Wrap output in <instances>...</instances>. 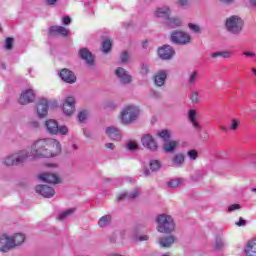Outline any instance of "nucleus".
<instances>
[{"label":"nucleus","instance_id":"37","mask_svg":"<svg viewBox=\"0 0 256 256\" xmlns=\"http://www.w3.org/2000/svg\"><path fill=\"white\" fill-rule=\"evenodd\" d=\"M150 169L151 171H159V169H161V162H159L158 160H152L150 163Z\"/></svg>","mask_w":256,"mask_h":256},{"label":"nucleus","instance_id":"58","mask_svg":"<svg viewBox=\"0 0 256 256\" xmlns=\"http://www.w3.org/2000/svg\"><path fill=\"white\" fill-rule=\"evenodd\" d=\"M222 3H233V0H220Z\"/></svg>","mask_w":256,"mask_h":256},{"label":"nucleus","instance_id":"47","mask_svg":"<svg viewBox=\"0 0 256 256\" xmlns=\"http://www.w3.org/2000/svg\"><path fill=\"white\" fill-rule=\"evenodd\" d=\"M140 73L141 75H147V73H149V66L147 64H144L141 67Z\"/></svg>","mask_w":256,"mask_h":256},{"label":"nucleus","instance_id":"55","mask_svg":"<svg viewBox=\"0 0 256 256\" xmlns=\"http://www.w3.org/2000/svg\"><path fill=\"white\" fill-rule=\"evenodd\" d=\"M188 2L189 0H178L179 5H181L182 7H185V5H187Z\"/></svg>","mask_w":256,"mask_h":256},{"label":"nucleus","instance_id":"1","mask_svg":"<svg viewBox=\"0 0 256 256\" xmlns=\"http://www.w3.org/2000/svg\"><path fill=\"white\" fill-rule=\"evenodd\" d=\"M28 159L41 157H57L61 153V144L55 139H38L26 150Z\"/></svg>","mask_w":256,"mask_h":256},{"label":"nucleus","instance_id":"54","mask_svg":"<svg viewBox=\"0 0 256 256\" xmlns=\"http://www.w3.org/2000/svg\"><path fill=\"white\" fill-rule=\"evenodd\" d=\"M243 54H244L246 57H255V53H254V52L245 51Z\"/></svg>","mask_w":256,"mask_h":256},{"label":"nucleus","instance_id":"19","mask_svg":"<svg viewBox=\"0 0 256 256\" xmlns=\"http://www.w3.org/2000/svg\"><path fill=\"white\" fill-rule=\"evenodd\" d=\"M106 135L109 139H112V141H121V132L114 126L106 128Z\"/></svg>","mask_w":256,"mask_h":256},{"label":"nucleus","instance_id":"10","mask_svg":"<svg viewBox=\"0 0 256 256\" xmlns=\"http://www.w3.org/2000/svg\"><path fill=\"white\" fill-rule=\"evenodd\" d=\"M35 101V92L33 90L28 89L22 92L19 98L20 105H29V103H33Z\"/></svg>","mask_w":256,"mask_h":256},{"label":"nucleus","instance_id":"14","mask_svg":"<svg viewBox=\"0 0 256 256\" xmlns=\"http://www.w3.org/2000/svg\"><path fill=\"white\" fill-rule=\"evenodd\" d=\"M158 55L160 59H164V60L171 59V57L175 55V50H173V47L169 45H164L163 47L158 49Z\"/></svg>","mask_w":256,"mask_h":256},{"label":"nucleus","instance_id":"49","mask_svg":"<svg viewBox=\"0 0 256 256\" xmlns=\"http://www.w3.org/2000/svg\"><path fill=\"white\" fill-rule=\"evenodd\" d=\"M237 127H239V120H233L230 129H232V131H235L237 130Z\"/></svg>","mask_w":256,"mask_h":256},{"label":"nucleus","instance_id":"16","mask_svg":"<svg viewBox=\"0 0 256 256\" xmlns=\"http://www.w3.org/2000/svg\"><path fill=\"white\" fill-rule=\"evenodd\" d=\"M115 75L119 77L121 83H123L124 85H127L132 81L131 75H129L127 73V70H125L124 68H117L115 71Z\"/></svg>","mask_w":256,"mask_h":256},{"label":"nucleus","instance_id":"38","mask_svg":"<svg viewBox=\"0 0 256 256\" xmlns=\"http://www.w3.org/2000/svg\"><path fill=\"white\" fill-rule=\"evenodd\" d=\"M85 119H87V110H83L78 114V120L80 123H84Z\"/></svg>","mask_w":256,"mask_h":256},{"label":"nucleus","instance_id":"25","mask_svg":"<svg viewBox=\"0 0 256 256\" xmlns=\"http://www.w3.org/2000/svg\"><path fill=\"white\" fill-rule=\"evenodd\" d=\"M177 147H179V141L171 140L163 145V151L165 153H173Z\"/></svg>","mask_w":256,"mask_h":256},{"label":"nucleus","instance_id":"33","mask_svg":"<svg viewBox=\"0 0 256 256\" xmlns=\"http://www.w3.org/2000/svg\"><path fill=\"white\" fill-rule=\"evenodd\" d=\"M233 55L230 51H222V52H215L211 54L212 59H217V57H223L224 59H229Z\"/></svg>","mask_w":256,"mask_h":256},{"label":"nucleus","instance_id":"36","mask_svg":"<svg viewBox=\"0 0 256 256\" xmlns=\"http://www.w3.org/2000/svg\"><path fill=\"white\" fill-rule=\"evenodd\" d=\"M74 211H75V208H72L60 213L57 218L58 221H64V219H67V217H70V215H73Z\"/></svg>","mask_w":256,"mask_h":256},{"label":"nucleus","instance_id":"61","mask_svg":"<svg viewBox=\"0 0 256 256\" xmlns=\"http://www.w3.org/2000/svg\"><path fill=\"white\" fill-rule=\"evenodd\" d=\"M251 3L256 6V0H251Z\"/></svg>","mask_w":256,"mask_h":256},{"label":"nucleus","instance_id":"34","mask_svg":"<svg viewBox=\"0 0 256 256\" xmlns=\"http://www.w3.org/2000/svg\"><path fill=\"white\" fill-rule=\"evenodd\" d=\"M183 185V180L182 179H173L168 182V187L171 189H177L178 187H181Z\"/></svg>","mask_w":256,"mask_h":256},{"label":"nucleus","instance_id":"8","mask_svg":"<svg viewBox=\"0 0 256 256\" xmlns=\"http://www.w3.org/2000/svg\"><path fill=\"white\" fill-rule=\"evenodd\" d=\"M170 39L176 45H188V43H191V36L181 30L171 32Z\"/></svg>","mask_w":256,"mask_h":256},{"label":"nucleus","instance_id":"29","mask_svg":"<svg viewBox=\"0 0 256 256\" xmlns=\"http://www.w3.org/2000/svg\"><path fill=\"white\" fill-rule=\"evenodd\" d=\"M166 25L169 29H175L181 25V20L179 18H171V16L166 20Z\"/></svg>","mask_w":256,"mask_h":256},{"label":"nucleus","instance_id":"3","mask_svg":"<svg viewBox=\"0 0 256 256\" xmlns=\"http://www.w3.org/2000/svg\"><path fill=\"white\" fill-rule=\"evenodd\" d=\"M139 117V109L135 106H125L120 114V119L123 125H129L134 121H137Z\"/></svg>","mask_w":256,"mask_h":256},{"label":"nucleus","instance_id":"28","mask_svg":"<svg viewBox=\"0 0 256 256\" xmlns=\"http://www.w3.org/2000/svg\"><path fill=\"white\" fill-rule=\"evenodd\" d=\"M11 239H12L13 247H17L18 245H21V243L25 242V235L21 233H17Z\"/></svg>","mask_w":256,"mask_h":256},{"label":"nucleus","instance_id":"62","mask_svg":"<svg viewBox=\"0 0 256 256\" xmlns=\"http://www.w3.org/2000/svg\"><path fill=\"white\" fill-rule=\"evenodd\" d=\"M142 45H143L144 48L147 47V41L143 42Z\"/></svg>","mask_w":256,"mask_h":256},{"label":"nucleus","instance_id":"50","mask_svg":"<svg viewBox=\"0 0 256 256\" xmlns=\"http://www.w3.org/2000/svg\"><path fill=\"white\" fill-rule=\"evenodd\" d=\"M246 224H247V221H246L245 219H243V218H239V221L236 222V225H237L238 227H243V226H245Z\"/></svg>","mask_w":256,"mask_h":256},{"label":"nucleus","instance_id":"39","mask_svg":"<svg viewBox=\"0 0 256 256\" xmlns=\"http://www.w3.org/2000/svg\"><path fill=\"white\" fill-rule=\"evenodd\" d=\"M5 49H7L8 51H11V49H13V38H7L5 40Z\"/></svg>","mask_w":256,"mask_h":256},{"label":"nucleus","instance_id":"43","mask_svg":"<svg viewBox=\"0 0 256 256\" xmlns=\"http://www.w3.org/2000/svg\"><path fill=\"white\" fill-rule=\"evenodd\" d=\"M127 148L130 150V151H136V149H139V145H137L136 142H129L127 144Z\"/></svg>","mask_w":256,"mask_h":256},{"label":"nucleus","instance_id":"48","mask_svg":"<svg viewBox=\"0 0 256 256\" xmlns=\"http://www.w3.org/2000/svg\"><path fill=\"white\" fill-rule=\"evenodd\" d=\"M237 209H241V205L239 204H232L228 207V211H237Z\"/></svg>","mask_w":256,"mask_h":256},{"label":"nucleus","instance_id":"59","mask_svg":"<svg viewBox=\"0 0 256 256\" xmlns=\"http://www.w3.org/2000/svg\"><path fill=\"white\" fill-rule=\"evenodd\" d=\"M47 167H57V164H47Z\"/></svg>","mask_w":256,"mask_h":256},{"label":"nucleus","instance_id":"45","mask_svg":"<svg viewBox=\"0 0 256 256\" xmlns=\"http://www.w3.org/2000/svg\"><path fill=\"white\" fill-rule=\"evenodd\" d=\"M222 248H223V241H221V239H217L214 245V249H216V251H219Z\"/></svg>","mask_w":256,"mask_h":256},{"label":"nucleus","instance_id":"27","mask_svg":"<svg viewBox=\"0 0 256 256\" xmlns=\"http://www.w3.org/2000/svg\"><path fill=\"white\" fill-rule=\"evenodd\" d=\"M172 163L176 167H181V165H183V163H185V155H183V153H178V154L174 155L172 158Z\"/></svg>","mask_w":256,"mask_h":256},{"label":"nucleus","instance_id":"20","mask_svg":"<svg viewBox=\"0 0 256 256\" xmlns=\"http://www.w3.org/2000/svg\"><path fill=\"white\" fill-rule=\"evenodd\" d=\"M49 35H62V37H67L69 30L63 26H51L49 28Z\"/></svg>","mask_w":256,"mask_h":256},{"label":"nucleus","instance_id":"57","mask_svg":"<svg viewBox=\"0 0 256 256\" xmlns=\"http://www.w3.org/2000/svg\"><path fill=\"white\" fill-rule=\"evenodd\" d=\"M148 239H149V236L144 235V236L139 238V241H147Z\"/></svg>","mask_w":256,"mask_h":256},{"label":"nucleus","instance_id":"4","mask_svg":"<svg viewBox=\"0 0 256 256\" xmlns=\"http://www.w3.org/2000/svg\"><path fill=\"white\" fill-rule=\"evenodd\" d=\"M243 19H241L239 16H230L227 18L225 26L229 33H232L233 35H239L241 31H243Z\"/></svg>","mask_w":256,"mask_h":256},{"label":"nucleus","instance_id":"21","mask_svg":"<svg viewBox=\"0 0 256 256\" xmlns=\"http://www.w3.org/2000/svg\"><path fill=\"white\" fill-rule=\"evenodd\" d=\"M166 79H167V72L165 70H160L154 76V83L155 85H157V87H163V85H165Z\"/></svg>","mask_w":256,"mask_h":256},{"label":"nucleus","instance_id":"9","mask_svg":"<svg viewBox=\"0 0 256 256\" xmlns=\"http://www.w3.org/2000/svg\"><path fill=\"white\" fill-rule=\"evenodd\" d=\"M78 55L80 59L85 61L89 65V67H94L95 66V56L89 49L87 48H82L79 50Z\"/></svg>","mask_w":256,"mask_h":256},{"label":"nucleus","instance_id":"60","mask_svg":"<svg viewBox=\"0 0 256 256\" xmlns=\"http://www.w3.org/2000/svg\"><path fill=\"white\" fill-rule=\"evenodd\" d=\"M221 130H222V131H227V127L222 126V127H221Z\"/></svg>","mask_w":256,"mask_h":256},{"label":"nucleus","instance_id":"31","mask_svg":"<svg viewBox=\"0 0 256 256\" xmlns=\"http://www.w3.org/2000/svg\"><path fill=\"white\" fill-rule=\"evenodd\" d=\"M135 197H139V191L134 190L129 196L127 193H123L117 196L118 201H123V199H135Z\"/></svg>","mask_w":256,"mask_h":256},{"label":"nucleus","instance_id":"32","mask_svg":"<svg viewBox=\"0 0 256 256\" xmlns=\"http://www.w3.org/2000/svg\"><path fill=\"white\" fill-rule=\"evenodd\" d=\"M112 47H113V42H111V39L106 38L102 42V51H103V53H110Z\"/></svg>","mask_w":256,"mask_h":256},{"label":"nucleus","instance_id":"12","mask_svg":"<svg viewBox=\"0 0 256 256\" xmlns=\"http://www.w3.org/2000/svg\"><path fill=\"white\" fill-rule=\"evenodd\" d=\"M36 193H39L42 197L49 199L55 196V189L47 185H38L36 186Z\"/></svg>","mask_w":256,"mask_h":256},{"label":"nucleus","instance_id":"2","mask_svg":"<svg viewBox=\"0 0 256 256\" xmlns=\"http://www.w3.org/2000/svg\"><path fill=\"white\" fill-rule=\"evenodd\" d=\"M157 229L159 233H173L175 231V222L170 215L160 214L157 217Z\"/></svg>","mask_w":256,"mask_h":256},{"label":"nucleus","instance_id":"24","mask_svg":"<svg viewBox=\"0 0 256 256\" xmlns=\"http://www.w3.org/2000/svg\"><path fill=\"white\" fill-rule=\"evenodd\" d=\"M173 243H175V237L173 236L162 237L159 239V245L162 249L171 247Z\"/></svg>","mask_w":256,"mask_h":256},{"label":"nucleus","instance_id":"52","mask_svg":"<svg viewBox=\"0 0 256 256\" xmlns=\"http://www.w3.org/2000/svg\"><path fill=\"white\" fill-rule=\"evenodd\" d=\"M105 147H106V149L113 150V149H115V144H113V143H106Z\"/></svg>","mask_w":256,"mask_h":256},{"label":"nucleus","instance_id":"18","mask_svg":"<svg viewBox=\"0 0 256 256\" xmlns=\"http://www.w3.org/2000/svg\"><path fill=\"white\" fill-rule=\"evenodd\" d=\"M63 111L65 115H73L75 112V98L73 97H68L66 101L63 104Z\"/></svg>","mask_w":256,"mask_h":256},{"label":"nucleus","instance_id":"53","mask_svg":"<svg viewBox=\"0 0 256 256\" xmlns=\"http://www.w3.org/2000/svg\"><path fill=\"white\" fill-rule=\"evenodd\" d=\"M46 5H55L57 3V0H45Z\"/></svg>","mask_w":256,"mask_h":256},{"label":"nucleus","instance_id":"41","mask_svg":"<svg viewBox=\"0 0 256 256\" xmlns=\"http://www.w3.org/2000/svg\"><path fill=\"white\" fill-rule=\"evenodd\" d=\"M188 27L191 29V31H194V33H201V28L196 24L189 23Z\"/></svg>","mask_w":256,"mask_h":256},{"label":"nucleus","instance_id":"56","mask_svg":"<svg viewBox=\"0 0 256 256\" xmlns=\"http://www.w3.org/2000/svg\"><path fill=\"white\" fill-rule=\"evenodd\" d=\"M32 127H34L35 129L39 128V122L34 121L31 123Z\"/></svg>","mask_w":256,"mask_h":256},{"label":"nucleus","instance_id":"44","mask_svg":"<svg viewBox=\"0 0 256 256\" xmlns=\"http://www.w3.org/2000/svg\"><path fill=\"white\" fill-rule=\"evenodd\" d=\"M188 157L190 158V159H197V157H199V153H197V151L196 150H190V151H188Z\"/></svg>","mask_w":256,"mask_h":256},{"label":"nucleus","instance_id":"26","mask_svg":"<svg viewBox=\"0 0 256 256\" xmlns=\"http://www.w3.org/2000/svg\"><path fill=\"white\" fill-rule=\"evenodd\" d=\"M197 117V111L195 109H191L188 112V119L192 123L193 127L195 129H201V125H199V122L196 120Z\"/></svg>","mask_w":256,"mask_h":256},{"label":"nucleus","instance_id":"30","mask_svg":"<svg viewBox=\"0 0 256 256\" xmlns=\"http://www.w3.org/2000/svg\"><path fill=\"white\" fill-rule=\"evenodd\" d=\"M157 135L158 137H160V139H163L165 143L171 140V132L169 131V129H164L162 131H159Z\"/></svg>","mask_w":256,"mask_h":256},{"label":"nucleus","instance_id":"6","mask_svg":"<svg viewBox=\"0 0 256 256\" xmlns=\"http://www.w3.org/2000/svg\"><path fill=\"white\" fill-rule=\"evenodd\" d=\"M49 107H59V103L55 100L49 102L47 99L41 98L36 105L38 117L43 119L47 115Z\"/></svg>","mask_w":256,"mask_h":256},{"label":"nucleus","instance_id":"13","mask_svg":"<svg viewBox=\"0 0 256 256\" xmlns=\"http://www.w3.org/2000/svg\"><path fill=\"white\" fill-rule=\"evenodd\" d=\"M10 249H13V239L7 235L0 236V251L7 253Z\"/></svg>","mask_w":256,"mask_h":256},{"label":"nucleus","instance_id":"5","mask_svg":"<svg viewBox=\"0 0 256 256\" xmlns=\"http://www.w3.org/2000/svg\"><path fill=\"white\" fill-rule=\"evenodd\" d=\"M29 159V155L27 154V150H22L16 154H13L9 157H7L4 160V165L6 167H11L13 165H21V163H25Z\"/></svg>","mask_w":256,"mask_h":256},{"label":"nucleus","instance_id":"63","mask_svg":"<svg viewBox=\"0 0 256 256\" xmlns=\"http://www.w3.org/2000/svg\"><path fill=\"white\" fill-rule=\"evenodd\" d=\"M145 175H149V170H145Z\"/></svg>","mask_w":256,"mask_h":256},{"label":"nucleus","instance_id":"17","mask_svg":"<svg viewBox=\"0 0 256 256\" xmlns=\"http://www.w3.org/2000/svg\"><path fill=\"white\" fill-rule=\"evenodd\" d=\"M38 178L40 181H44L45 183H52L53 185L61 183V179H59V176H57V174L44 173L40 174Z\"/></svg>","mask_w":256,"mask_h":256},{"label":"nucleus","instance_id":"23","mask_svg":"<svg viewBox=\"0 0 256 256\" xmlns=\"http://www.w3.org/2000/svg\"><path fill=\"white\" fill-rule=\"evenodd\" d=\"M155 15H156V17L167 20L168 18L171 17V10L167 6L158 8L155 12Z\"/></svg>","mask_w":256,"mask_h":256},{"label":"nucleus","instance_id":"42","mask_svg":"<svg viewBox=\"0 0 256 256\" xmlns=\"http://www.w3.org/2000/svg\"><path fill=\"white\" fill-rule=\"evenodd\" d=\"M196 81H197V71H194V72L190 75L189 84H190V85H195Z\"/></svg>","mask_w":256,"mask_h":256},{"label":"nucleus","instance_id":"51","mask_svg":"<svg viewBox=\"0 0 256 256\" xmlns=\"http://www.w3.org/2000/svg\"><path fill=\"white\" fill-rule=\"evenodd\" d=\"M62 21L63 25H69L71 23V19L69 18V16L63 17Z\"/></svg>","mask_w":256,"mask_h":256},{"label":"nucleus","instance_id":"35","mask_svg":"<svg viewBox=\"0 0 256 256\" xmlns=\"http://www.w3.org/2000/svg\"><path fill=\"white\" fill-rule=\"evenodd\" d=\"M111 223V216L110 215H105L102 216L98 222V225L100 227H107Z\"/></svg>","mask_w":256,"mask_h":256},{"label":"nucleus","instance_id":"15","mask_svg":"<svg viewBox=\"0 0 256 256\" xmlns=\"http://www.w3.org/2000/svg\"><path fill=\"white\" fill-rule=\"evenodd\" d=\"M60 77L65 83L73 84L75 81H77L75 74L67 68H64L60 71Z\"/></svg>","mask_w":256,"mask_h":256},{"label":"nucleus","instance_id":"22","mask_svg":"<svg viewBox=\"0 0 256 256\" xmlns=\"http://www.w3.org/2000/svg\"><path fill=\"white\" fill-rule=\"evenodd\" d=\"M244 253L247 256H256V239L247 242Z\"/></svg>","mask_w":256,"mask_h":256},{"label":"nucleus","instance_id":"64","mask_svg":"<svg viewBox=\"0 0 256 256\" xmlns=\"http://www.w3.org/2000/svg\"><path fill=\"white\" fill-rule=\"evenodd\" d=\"M252 191H256V188H252Z\"/></svg>","mask_w":256,"mask_h":256},{"label":"nucleus","instance_id":"40","mask_svg":"<svg viewBox=\"0 0 256 256\" xmlns=\"http://www.w3.org/2000/svg\"><path fill=\"white\" fill-rule=\"evenodd\" d=\"M191 103H199V92H192L190 96Z\"/></svg>","mask_w":256,"mask_h":256},{"label":"nucleus","instance_id":"7","mask_svg":"<svg viewBox=\"0 0 256 256\" xmlns=\"http://www.w3.org/2000/svg\"><path fill=\"white\" fill-rule=\"evenodd\" d=\"M45 127L51 135H57L58 133L60 135H67V133H69L67 126H59V123L54 119L47 120L45 122Z\"/></svg>","mask_w":256,"mask_h":256},{"label":"nucleus","instance_id":"46","mask_svg":"<svg viewBox=\"0 0 256 256\" xmlns=\"http://www.w3.org/2000/svg\"><path fill=\"white\" fill-rule=\"evenodd\" d=\"M128 60H129V54L127 53V51L122 52L121 54L122 63H127Z\"/></svg>","mask_w":256,"mask_h":256},{"label":"nucleus","instance_id":"11","mask_svg":"<svg viewBox=\"0 0 256 256\" xmlns=\"http://www.w3.org/2000/svg\"><path fill=\"white\" fill-rule=\"evenodd\" d=\"M143 147L149 149L150 151H157V142L153 138V136L146 134L141 139Z\"/></svg>","mask_w":256,"mask_h":256}]
</instances>
